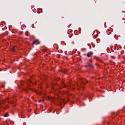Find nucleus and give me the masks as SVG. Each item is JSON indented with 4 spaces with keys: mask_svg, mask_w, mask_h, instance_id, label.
Wrapping results in <instances>:
<instances>
[{
    "mask_svg": "<svg viewBox=\"0 0 125 125\" xmlns=\"http://www.w3.org/2000/svg\"><path fill=\"white\" fill-rule=\"evenodd\" d=\"M81 83H82V85L81 86L83 87V85H85V83H87V81L85 79H82L81 80Z\"/></svg>",
    "mask_w": 125,
    "mask_h": 125,
    "instance_id": "obj_1",
    "label": "nucleus"
},
{
    "mask_svg": "<svg viewBox=\"0 0 125 125\" xmlns=\"http://www.w3.org/2000/svg\"><path fill=\"white\" fill-rule=\"evenodd\" d=\"M92 54H93V53L92 52H89L87 53L86 55L87 57H90V56H91Z\"/></svg>",
    "mask_w": 125,
    "mask_h": 125,
    "instance_id": "obj_2",
    "label": "nucleus"
},
{
    "mask_svg": "<svg viewBox=\"0 0 125 125\" xmlns=\"http://www.w3.org/2000/svg\"><path fill=\"white\" fill-rule=\"evenodd\" d=\"M87 64L88 66H89V67H90V68H91L92 69H93L94 68V66L92 65L91 63H89V62H87Z\"/></svg>",
    "mask_w": 125,
    "mask_h": 125,
    "instance_id": "obj_3",
    "label": "nucleus"
},
{
    "mask_svg": "<svg viewBox=\"0 0 125 125\" xmlns=\"http://www.w3.org/2000/svg\"><path fill=\"white\" fill-rule=\"evenodd\" d=\"M37 42H38V40H35L33 42V44H37V43H36Z\"/></svg>",
    "mask_w": 125,
    "mask_h": 125,
    "instance_id": "obj_4",
    "label": "nucleus"
},
{
    "mask_svg": "<svg viewBox=\"0 0 125 125\" xmlns=\"http://www.w3.org/2000/svg\"><path fill=\"white\" fill-rule=\"evenodd\" d=\"M4 117L5 118H6L7 117H8V114H7V113H6L4 115Z\"/></svg>",
    "mask_w": 125,
    "mask_h": 125,
    "instance_id": "obj_5",
    "label": "nucleus"
},
{
    "mask_svg": "<svg viewBox=\"0 0 125 125\" xmlns=\"http://www.w3.org/2000/svg\"><path fill=\"white\" fill-rule=\"evenodd\" d=\"M25 35H26V36H29V32H28V31H26V32H25Z\"/></svg>",
    "mask_w": 125,
    "mask_h": 125,
    "instance_id": "obj_6",
    "label": "nucleus"
},
{
    "mask_svg": "<svg viewBox=\"0 0 125 125\" xmlns=\"http://www.w3.org/2000/svg\"><path fill=\"white\" fill-rule=\"evenodd\" d=\"M62 87H65V86H66V85H65V83H62Z\"/></svg>",
    "mask_w": 125,
    "mask_h": 125,
    "instance_id": "obj_7",
    "label": "nucleus"
},
{
    "mask_svg": "<svg viewBox=\"0 0 125 125\" xmlns=\"http://www.w3.org/2000/svg\"><path fill=\"white\" fill-rule=\"evenodd\" d=\"M12 50H13V51H15V47H13L12 48Z\"/></svg>",
    "mask_w": 125,
    "mask_h": 125,
    "instance_id": "obj_8",
    "label": "nucleus"
},
{
    "mask_svg": "<svg viewBox=\"0 0 125 125\" xmlns=\"http://www.w3.org/2000/svg\"><path fill=\"white\" fill-rule=\"evenodd\" d=\"M90 62L91 63V62H92V60H90Z\"/></svg>",
    "mask_w": 125,
    "mask_h": 125,
    "instance_id": "obj_9",
    "label": "nucleus"
},
{
    "mask_svg": "<svg viewBox=\"0 0 125 125\" xmlns=\"http://www.w3.org/2000/svg\"><path fill=\"white\" fill-rule=\"evenodd\" d=\"M39 102H41V100H39Z\"/></svg>",
    "mask_w": 125,
    "mask_h": 125,
    "instance_id": "obj_10",
    "label": "nucleus"
},
{
    "mask_svg": "<svg viewBox=\"0 0 125 125\" xmlns=\"http://www.w3.org/2000/svg\"><path fill=\"white\" fill-rule=\"evenodd\" d=\"M62 102H64V101L62 100Z\"/></svg>",
    "mask_w": 125,
    "mask_h": 125,
    "instance_id": "obj_11",
    "label": "nucleus"
},
{
    "mask_svg": "<svg viewBox=\"0 0 125 125\" xmlns=\"http://www.w3.org/2000/svg\"><path fill=\"white\" fill-rule=\"evenodd\" d=\"M64 74H66V72H64Z\"/></svg>",
    "mask_w": 125,
    "mask_h": 125,
    "instance_id": "obj_12",
    "label": "nucleus"
},
{
    "mask_svg": "<svg viewBox=\"0 0 125 125\" xmlns=\"http://www.w3.org/2000/svg\"><path fill=\"white\" fill-rule=\"evenodd\" d=\"M21 85H22V83H21Z\"/></svg>",
    "mask_w": 125,
    "mask_h": 125,
    "instance_id": "obj_13",
    "label": "nucleus"
}]
</instances>
